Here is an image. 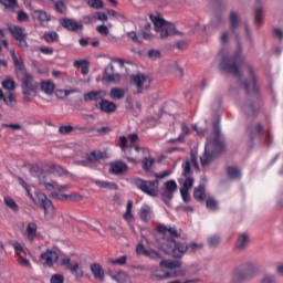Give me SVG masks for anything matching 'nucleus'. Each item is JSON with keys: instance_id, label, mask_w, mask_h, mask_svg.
Returning <instances> with one entry per match:
<instances>
[{"instance_id": "aec40b11", "label": "nucleus", "mask_w": 283, "mask_h": 283, "mask_svg": "<svg viewBox=\"0 0 283 283\" xmlns=\"http://www.w3.org/2000/svg\"><path fill=\"white\" fill-rule=\"evenodd\" d=\"M127 169H128V166L126 163L122 160H117V161L111 163L109 174H114V176H120L125 174Z\"/></svg>"}, {"instance_id": "680f3d73", "label": "nucleus", "mask_w": 283, "mask_h": 283, "mask_svg": "<svg viewBox=\"0 0 283 283\" xmlns=\"http://www.w3.org/2000/svg\"><path fill=\"white\" fill-rule=\"evenodd\" d=\"M96 32H98V34H101L102 36H107V34H109V28H107V25L105 24L97 25Z\"/></svg>"}, {"instance_id": "4be33fe9", "label": "nucleus", "mask_w": 283, "mask_h": 283, "mask_svg": "<svg viewBox=\"0 0 283 283\" xmlns=\"http://www.w3.org/2000/svg\"><path fill=\"white\" fill-rule=\"evenodd\" d=\"M91 273L95 280H98L99 282L105 281V271L103 270V266L98 263L91 264Z\"/></svg>"}, {"instance_id": "c756f323", "label": "nucleus", "mask_w": 283, "mask_h": 283, "mask_svg": "<svg viewBox=\"0 0 283 283\" xmlns=\"http://www.w3.org/2000/svg\"><path fill=\"white\" fill-rule=\"evenodd\" d=\"M139 218L143 222H149V220L154 218V212L151 211V207L143 206L139 210Z\"/></svg>"}, {"instance_id": "2eb2a0df", "label": "nucleus", "mask_w": 283, "mask_h": 283, "mask_svg": "<svg viewBox=\"0 0 283 283\" xmlns=\"http://www.w3.org/2000/svg\"><path fill=\"white\" fill-rule=\"evenodd\" d=\"M60 25H62L64 30H67V32H80L83 30V24L71 18L60 19Z\"/></svg>"}, {"instance_id": "c85d7f7f", "label": "nucleus", "mask_w": 283, "mask_h": 283, "mask_svg": "<svg viewBox=\"0 0 283 283\" xmlns=\"http://www.w3.org/2000/svg\"><path fill=\"white\" fill-rule=\"evenodd\" d=\"M161 39H167V36H171V34H176V25L174 23L166 24V27H161V29H157Z\"/></svg>"}, {"instance_id": "603ef678", "label": "nucleus", "mask_w": 283, "mask_h": 283, "mask_svg": "<svg viewBox=\"0 0 283 283\" xmlns=\"http://www.w3.org/2000/svg\"><path fill=\"white\" fill-rule=\"evenodd\" d=\"M206 207L210 209V211H218L219 209L218 201L214 198H208L206 200Z\"/></svg>"}, {"instance_id": "393cba45", "label": "nucleus", "mask_w": 283, "mask_h": 283, "mask_svg": "<svg viewBox=\"0 0 283 283\" xmlns=\"http://www.w3.org/2000/svg\"><path fill=\"white\" fill-rule=\"evenodd\" d=\"M118 145L122 149V151H124V154H127V151H132V149H135V151H140V147L136 146L135 144L133 145H127V137L125 136H120L118 139Z\"/></svg>"}, {"instance_id": "79ce46f5", "label": "nucleus", "mask_w": 283, "mask_h": 283, "mask_svg": "<svg viewBox=\"0 0 283 283\" xmlns=\"http://www.w3.org/2000/svg\"><path fill=\"white\" fill-rule=\"evenodd\" d=\"M238 25H240V15L235 11H231L230 13V27L231 30H238Z\"/></svg>"}, {"instance_id": "7ed1b4c3", "label": "nucleus", "mask_w": 283, "mask_h": 283, "mask_svg": "<svg viewBox=\"0 0 283 283\" xmlns=\"http://www.w3.org/2000/svg\"><path fill=\"white\" fill-rule=\"evenodd\" d=\"M19 185L25 189L28 196L33 200L34 205H39V207H42L44 210V218L45 220H52L54 218V206L52 205V201L48 199V196L43 192H35L34 197H32V193H30V187L28 186V182L23 180V178H19Z\"/></svg>"}, {"instance_id": "3c124183", "label": "nucleus", "mask_w": 283, "mask_h": 283, "mask_svg": "<svg viewBox=\"0 0 283 283\" xmlns=\"http://www.w3.org/2000/svg\"><path fill=\"white\" fill-rule=\"evenodd\" d=\"M109 262L114 266H125V264H127V255H122L118 259H111Z\"/></svg>"}, {"instance_id": "4468645a", "label": "nucleus", "mask_w": 283, "mask_h": 283, "mask_svg": "<svg viewBox=\"0 0 283 283\" xmlns=\"http://www.w3.org/2000/svg\"><path fill=\"white\" fill-rule=\"evenodd\" d=\"M105 96H107V91L98 90L84 93L83 98L85 103H103V101H105Z\"/></svg>"}, {"instance_id": "f704fd0d", "label": "nucleus", "mask_w": 283, "mask_h": 283, "mask_svg": "<svg viewBox=\"0 0 283 283\" xmlns=\"http://www.w3.org/2000/svg\"><path fill=\"white\" fill-rule=\"evenodd\" d=\"M48 174H52L53 176H65L67 174V170L56 164H52L46 169Z\"/></svg>"}, {"instance_id": "0eeeda50", "label": "nucleus", "mask_w": 283, "mask_h": 283, "mask_svg": "<svg viewBox=\"0 0 283 283\" xmlns=\"http://www.w3.org/2000/svg\"><path fill=\"white\" fill-rule=\"evenodd\" d=\"M245 67L250 74V80H245L242 83L248 96H253L254 98H260V87L258 86V77L255 76V71L251 64H245Z\"/></svg>"}, {"instance_id": "a878e982", "label": "nucleus", "mask_w": 283, "mask_h": 283, "mask_svg": "<svg viewBox=\"0 0 283 283\" xmlns=\"http://www.w3.org/2000/svg\"><path fill=\"white\" fill-rule=\"evenodd\" d=\"M53 198H57V200H72L73 202H81L83 200V196L77 192L72 195H59L56 192H52Z\"/></svg>"}, {"instance_id": "9d476101", "label": "nucleus", "mask_w": 283, "mask_h": 283, "mask_svg": "<svg viewBox=\"0 0 283 283\" xmlns=\"http://www.w3.org/2000/svg\"><path fill=\"white\" fill-rule=\"evenodd\" d=\"M130 85H134L137 88V94H143L145 90H149L151 80L143 73L130 75Z\"/></svg>"}, {"instance_id": "4c0bfd02", "label": "nucleus", "mask_w": 283, "mask_h": 283, "mask_svg": "<svg viewBox=\"0 0 283 283\" xmlns=\"http://www.w3.org/2000/svg\"><path fill=\"white\" fill-rule=\"evenodd\" d=\"M228 177L231 180H240L242 178V170L235 166L228 167Z\"/></svg>"}, {"instance_id": "8fccbe9b", "label": "nucleus", "mask_w": 283, "mask_h": 283, "mask_svg": "<svg viewBox=\"0 0 283 283\" xmlns=\"http://www.w3.org/2000/svg\"><path fill=\"white\" fill-rule=\"evenodd\" d=\"M4 205L11 209V211H19V205L11 197H4Z\"/></svg>"}, {"instance_id": "bb28decb", "label": "nucleus", "mask_w": 283, "mask_h": 283, "mask_svg": "<svg viewBox=\"0 0 283 283\" xmlns=\"http://www.w3.org/2000/svg\"><path fill=\"white\" fill-rule=\"evenodd\" d=\"M40 90L48 96L54 94V90H56V85L52 81H42L40 83Z\"/></svg>"}, {"instance_id": "1a4fd4ad", "label": "nucleus", "mask_w": 283, "mask_h": 283, "mask_svg": "<svg viewBox=\"0 0 283 283\" xmlns=\"http://www.w3.org/2000/svg\"><path fill=\"white\" fill-rule=\"evenodd\" d=\"M258 273V268L253 265L252 263L247 264L242 269H238L233 272L232 280L233 282H242L244 280H251L252 277H255Z\"/></svg>"}, {"instance_id": "de8ad7c7", "label": "nucleus", "mask_w": 283, "mask_h": 283, "mask_svg": "<svg viewBox=\"0 0 283 283\" xmlns=\"http://www.w3.org/2000/svg\"><path fill=\"white\" fill-rule=\"evenodd\" d=\"M254 23L256 25H261V23H264V9H262V8L255 9Z\"/></svg>"}, {"instance_id": "39448f33", "label": "nucleus", "mask_w": 283, "mask_h": 283, "mask_svg": "<svg viewBox=\"0 0 283 283\" xmlns=\"http://www.w3.org/2000/svg\"><path fill=\"white\" fill-rule=\"evenodd\" d=\"M17 74L18 76H21L24 101H30V95L34 94L36 90H39V83L34 81V76H32V74L25 71V66H23V71H18Z\"/></svg>"}, {"instance_id": "49530a36", "label": "nucleus", "mask_w": 283, "mask_h": 283, "mask_svg": "<svg viewBox=\"0 0 283 283\" xmlns=\"http://www.w3.org/2000/svg\"><path fill=\"white\" fill-rule=\"evenodd\" d=\"M75 67H81L82 74L85 76L90 74V67L87 66V62L80 60L74 62Z\"/></svg>"}, {"instance_id": "c03bdc74", "label": "nucleus", "mask_w": 283, "mask_h": 283, "mask_svg": "<svg viewBox=\"0 0 283 283\" xmlns=\"http://www.w3.org/2000/svg\"><path fill=\"white\" fill-rule=\"evenodd\" d=\"M43 39L46 41V43H54L59 41V33H56V31L45 32Z\"/></svg>"}, {"instance_id": "6e6552de", "label": "nucleus", "mask_w": 283, "mask_h": 283, "mask_svg": "<svg viewBox=\"0 0 283 283\" xmlns=\"http://www.w3.org/2000/svg\"><path fill=\"white\" fill-rule=\"evenodd\" d=\"M8 31L12 34L14 41H17L18 48L28 50V32L25 31V28L21 25H11L8 28Z\"/></svg>"}, {"instance_id": "f3484780", "label": "nucleus", "mask_w": 283, "mask_h": 283, "mask_svg": "<svg viewBox=\"0 0 283 283\" xmlns=\"http://www.w3.org/2000/svg\"><path fill=\"white\" fill-rule=\"evenodd\" d=\"M95 107L103 114H114L117 109L116 103L105 98L99 103H95Z\"/></svg>"}, {"instance_id": "338daca9", "label": "nucleus", "mask_w": 283, "mask_h": 283, "mask_svg": "<svg viewBox=\"0 0 283 283\" xmlns=\"http://www.w3.org/2000/svg\"><path fill=\"white\" fill-rule=\"evenodd\" d=\"M184 176H189L191 174V161L186 160L182 163Z\"/></svg>"}, {"instance_id": "ddd939ff", "label": "nucleus", "mask_w": 283, "mask_h": 283, "mask_svg": "<svg viewBox=\"0 0 283 283\" xmlns=\"http://www.w3.org/2000/svg\"><path fill=\"white\" fill-rule=\"evenodd\" d=\"M40 262L48 269H52V266L59 262V252L48 249L40 255Z\"/></svg>"}, {"instance_id": "cd10ccee", "label": "nucleus", "mask_w": 283, "mask_h": 283, "mask_svg": "<svg viewBox=\"0 0 283 283\" xmlns=\"http://www.w3.org/2000/svg\"><path fill=\"white\" fill-rule=\"evenodd\" d=\"M136 253L137 255H145L146 258H158V252L145 249V245L143 243L137 244Z\"/></svg>"}, {"instance_id": "864d4df0", "label": "nucleus", "mask_w": 283, "mask_h": 283, "mask_svg": "<svg viewBox=\"0 0 283 283\" xmlns=\"http://www.w3.org/2000/svg\"><path fill=\"white\" fill-rule=\"evenodd\" d=\"M15 13H17V21H19V23H25L30 21V15H28L25 11L20 10V11H15Z\"/></svg>"}, {"instance_id": "20e7f679", "label": "nucleus", "mask_w": 283, "mask_h": 283, "mask_svg": "<svg viewBox=\"0 0 283 283\" xmlns=\"http://www.w3.org/2000/svg\"><path fill=\"white\" fill-rule=\"evenodd\" d=\"M161 269H167L166 272H157L155 276L157 280H167V277H182L187 274V271L180 270L182 263L180 261L163 260L159 263Z\"/></svg>"}, {"instance_id": "5fc2aeb1", "label": "nucleus", "mask_w": 283, "mask_h": 283, "mask_svg": "<svg viewBox=\"0 0 283 283\" xmlns=\"http://www.w3.org/2000/svg\"><path fill=\"white\" fill-rule=\"evenodd\" d=\"M2 87L3 90L12 92L13 90H17V83L13 80H4L2 81Z\"/></svg>"}, {"instance_id": "dca6fc26", "label": "nucleus", "mask_w": 283, "mask_h": 283, "mask_svg": "<svg viewBox=\"0 0 283 283\" xmlns=\"http://www.w3.org/2000/svg\"><path fill=\"white\" fill-rule=\"evenodd\" d=\"M247 132L250 136L251 143H253L255 138H262L264 135V125H262V123L250 124L247 128Z\"/></svg>"}, {"instance_id": "4d7b16f0", "label": "nucleus", "mask_w": 283, "mask_h": 283, "mask_svg": "<svg viewBox=\"0 0 283 283\" xmlns=\"http://www.w3.org/2000/svg\"><path fill=\"white\" fill-rule=\"evenodd\" d=\"M155 163L154 158H145L143 161V169L144 171H149Z\"/></svg>"}, {"instance_id": "774afa93", "label": "nucleus", "mask_w": 283, "mask_h": 283, "mask_svg": "<svg viewBox=\"0 0 283 283\" xmlns=\"http://www.w3.org/2000/svg\"><path fill=\"white\" fill-rule=\"evenodd\" d=\"M261 283H275V276L274 275H265Z\"/></svg>"}, {"instance_id": "f8f14e48", "label": "nucleus", "mask_w": 283, "mask_h": 283, "mask_svg": "<svg viewBox=\"0 0 283 283\" xmlns=\"http://www.w3.org/2000/svg\"><path fill=\"white\" fill-rule=\"evenodd\" d=\"M163 249H165L167 253L171 252L172 258H182L185 253L189 251V247L187 245V243H180L177 241H172L171 243H169V248H165V245H163Z\"/></svg>"}, {"instance_id": "a211bd4d", "label": "nucleus", "mask_w": 283, "mask_h": 283, "mask_svg": "<svg viewBox=\"0 0 283 283\" xmlns=\"http://www.w3.org/2000/svg\"><path fill=\"white\" fill-rule=\"evenodd\" d=\"M103 78L104 81H107V83H120V75L119 73L114 72V65L112 64H108L105 67Z\"/></svg>"}, {"instance_id": "a18cd8bd", "label": "nucleus", "mask_w": 283, "mask_h": 283, "mask_svg": "<svg viewBox=\"0 0 283 283\" xmlns=\"http://www.w3.org/2000/svg\"><path fill=\"white\" fill-rule=\"evenodd\" d=\"M132 207H134V201L128 200L126 206V212L123 214V218L124 220H126V222L132 221V219L134 218V214H132Z\"/></svg>"}, {"instance_id": "2f4dec72", "label": "nucleus", "mask_w": 283, "mask_h": 283, "mask_svg": "<svg viewBox=\"0 0 283 283\" xmlns=\"http://www.w3.org/2000/svg\"><path fill=\"white\" fill-rule=\"evenodd\" d=\"M0 6H3L9 12H17L19 10V0H0Z\"/></svg>"}, {"instance_id": "9b49d317", "label": "nucleus", "mask_w": 283, "mask_h": 283, "mask_svg": "<svg viewBox=\"0 0 283 283\" xmlns=\"http://www.w3.org/2000/svg\"><path fill=\"white\" fill-rule=\"evenodd\" d=\"M156 230L158 231V233H160L165 238H168L169 244H171L172 242H176V238H180V230H177L176 227L158 224L156 227Z\"/></svg>"}, {"instance_id": "37998d69", "label": "nucleus", "mask_w": 283, "mask_h": 283, "mask_svg": "<svg viewBox=\"0 0 283 283\" xmlns=\"http://www.w3.org/2000/svg\"><path fill=\"white\" fill-rule=\"evenodd\" d=\"M54 10L57 12V14H67V6L65 2H63V0H59L54 3Z\"/></svg>"}, {"instance_id": "72a5a7b5", "label": "nucleus", "mask_w": 283, "mask_h": 283, "mask_svg": "<svg viewBox=\"0 0 283 283\" xmlns=\"http://www.w3.org/2000/svg\"><path fill=\"white\" fill-rule=\"evenodd\" d=\"M149 19L153 21L156 30H160L161 28L169 25V22L165 21L160 15L150 14Z\"/></svg>"}, {"instance_id": "a19ab883", "label": "nucleus", "mask_w": 283, "mask_h": 283, "mask_svg": "<svg viewBox=\"0 0 283 283\" xmlns=\"http://www.w3.org/2000/svg\"><path fill=\"white\" fill-rule=\"evenodd\" d=\"M189 134H191V129H189V126L186 123L181 124V134L179 135V137L177 139H170V143H180V140L182 138H185V136H189Z\"/></svg>"}, {"instance_id": "0e129e2a", "label": "nucleus", "mask_w": 283, "mask_h": 283, "mask_svg": "<svg viewBox=\"0 0 283 283\" xmlns=\"http://www.w3.org/2000/svg\"><path fill=\"white\" fill-rule=\"evenodd\" d=\"M202 243H196V242H191L188 245V251L190 253H196V251H199V249H202Z\"/></svg>"}, {"instance_id": "f03ea898", "label": "nucleus", "mask_w": 283, "mask_h": 283, "mask_svg": "<svg viewBox=\"0 0 283 283\" xmlns=\"http://www.w3.org/2000/svg\"><path fill=\"white\" fill-rule=\"evenodd\" d=\"M244 65V55H242V45H239L232 56L223 55L219 67L221 72L226 74H232L233 76H238L242 78V73L240 69Z\"/></svg>"}, {"instance_id": "e2e57ef3", "label": "nucleus", "mask_w": 283, "mask_h": 283, "mask_svg": "<svg viewBox=\"0 0 283 283\" xmlns=\"http://www.w3.org/2000/svg\"><path fill=\"white\" fill-rule=\"evenodd\" d=\"M50 283H65V276L62 274H54L51 276Z\"/></svg>"}, {"instance_id": "473e14b6", "label": "nucleus", "mask_w": 283, "mask_h": 283, "mask_svg": "<svg viewBox=\"0 0 283 283\" xmlns=\"http://www.w3.org/2000/svg\"><path fill=\"white\" fill-rule=\"evenodd\" d=\"M249 242H250L249 234L241 233L237 241V249H239V251H244V249L249 247Z\"/></svg>"}, {"instance_id": "13d9d810", "label": "nucleus", "mask_w": 283, "mask_h": 283, "mask_svg": "<svg viewBox=\"0 0 283 283\" xmlns=\"http://www.w3.org/2000/svg\"><path fill=\"white\" fill-rule=\"evenodd\" d=\"M18 263L20 266H25L27 269H32V263H30V260L23 258V255L18 256Z\"/></svg>"}, {"instance_id": "412c9836", "label": "nucleus", "mask_w": 283, "mask_h": 283, "mask_svg": "<svg viewBox=\"0 0 283 283\" xmlns=\"http://www.w3.org/2000/svg\"><path fill=\"white\" fill-rule=\"evenodd\" d=\"M103 160V151L93 150L91 154L86 155V160L81 161L82 167H90V163H98Z\"/></svg>"}, {"instance_id": "09e8293b", "label": "nucleus", "mask_w": 283, "mask_h": 283, "mask_svg": "<svg viewBox=\"0 0 283 283\" xmlns=\"http://www.w3.org/2000/svg\"><path fill=\"white\" fill-rule=\"evenodd\" d=\"M165 189L168 193H176L178 184H176V180H168L165 182Z\"/></svg>"}, {"instance_id": "7c9ffc66", "label": "nucleus", "mask_w": 283, "mask_h": 283, "mask_svg": "<svg viewBox=\"0 0 283 283\" xmlns=\"http://www.w3.org/2000/svg\"><path fill=\"white\" fill-rule=\"evenodd\" d=\"M125 94H127V90L120 87H114L109 91V96L113 101H123V98H125Z\"/></svg>"}, {"instance_id": "423d86ee", "label": "nucleus", "mask_w": 283, "mask_h": 283, "mask_svg": "<svg viewBox=\"0 0 283 283\" xmlns=\"http://www.w3.org/2000/svg\"><path fill=\"white\" fill-rule=\"evenodd\" d=\"M133 185L146 196H150L151 198L158 197V187H160V181L158 180H145L142 178H135L133 180Z\"/></svg>"}, {"instance_id": "c9c22d12", "label": "nucleus", "mask_w": 283, "mask_h": 283, "mask_svg": "<svg viewBox=\"0 0 283 283\" xmlns=\"http://www.w3.org/2000/svg\"><path fill=\"white\" fill-rule=\"evenodd\" d=\"M193 198L198 202H205V198H207V192L202 185H199L197 188H195Z\"/></svg>"}, {"instance_id": "bf43d9fd", "label": "nucleus", "mask_w": 283, "mask_h": 283, "mask_svg": "<svg viewBox=\"0 0 283 283\" xmlns=\"http://www.w3.org/2000/svg\"><path fill=\"white\" fill-rule=\"evenodd\" d=\"M87 3L94 10H101L103 8V0H88Z\"/></svg>"}, {"instance_id": "58836bf2", "label": "nucleus", "mask_w": 283, "mask_h": 283, "mask_svg": "<svg viewBox=\"0 0 283 283\" xmlns=\"http://www.w3.org/2000/svg\"><path fill=\"white\" fill-rule=\"evenodd\" d=\"M67 271H70L71 275H74L75 277H83V269H81L80 263L71 264Z\"/></svg>"}, {"instance_id": "6e6d98bb", "label": "nucleus", "mask_w": 283, "mask_h": 283, "mask_svg": "<svg viewBox=\"0 0 283 283\" xmlns=\"http://www.w3.org/2000/svg\"><path fill=\"white\" fill-rule=\"evenodd\" d=\"M107 14L109 17H114L115 19H118V21H127V17L123 13L117 12V11L108 10Z\"/></svg>"}, {"instance_id": "ea45409f", "label": "nucleus", "mask_w": 283, "mask_h": 283, "mask_svg": "<svg viewBox=\"0 0 283 283\" xmlns=\"http://www.w3.org/2000/svg\"><path fill=\"white\" fill-rule=\"evenodd\" d=\"M27 238L28 240H30V242H32L34 238H36V223L30 222L27 226Z\"/></svg>"}, {"instance_id": "6ab92c4d", "label": "nucleus", "mask_w": 283, "mask_h": 283, "mask_svg": "<svg viewBox=\"0 0 283 283\" xmlns=\"http://www.w3.org/2000/svg\"><path fill=\"white\" fill-rule=\"evenodd\" d=\"M32 19L38 21L41 28H44L45 23H50V21H52V15L48 14L44 10H34L32 12Z\"/></svg>"}, {"instance_id": "052dcab7", "label": "nucleus", "mask_w": 283, "mask_h": 283, "mask_svg": "<svg viewBox=\"0 0 283 283\" xmlns=\"http://www.w3.org/2000/svg\"><path fill=\"white\" fill-rule=\"evenodd\" d=\"M59 132L65 136L67 134H72V132H74V127L71 125H63L59 127Z\"/></svg>"}, {"instance_id": "69168bd1", "label": "nucleus", "mask_w": 283, "mask_h": 283, "mask_svg": "<svg viewBox=\"0 0 283 283\" xmlns=\"http://www.w3.org/2000/svg\"><path fill=\"white\" fill-rule=\"evenodd\" d=\"M208 244L209 247H218L220 244V237L218 235H212L208 239Z\"/></svg>"}, {"instance_id": "b1692460", "label": "nucleus", "mask_w": 283, "mask_h": 283, "mask_svg": "<svg viewBox=\"0 0 283 283\" xmlns=\"http://www.w3.org/2000/svg\"><path fill=\"white\" fill-rule=\"evenodd\" d=\"M92 182L96 187H99V189H108L109 191H118V185H116V182L103 181V180H98V179H93Z\"/></svg>"}, {"instance_id": "e433bc0d", "label": "nucleus", "mask_w": 283, "mask_h": 283, "mask_svg": "<svg viewBox=\"0 0 283 283\" xmlns=\"http://www.w3.org/2000/svg\"><path fill=\"white\" fill-rule=\"evenodd\" d=\"M10 54H11V59L13 61L15 72H23V67H25V65L23 64V61H21V60H19V57H17V52L14 51V49H12L10 51Z\"/></svg>"}, {"instance_id": "f257e3e1", "label": "nucleus", "mask_w": 283, "mask_h": 283, "mask_svg": "<svg viewBox=\"0 0 283 283\" xmlns=\"http://www.w3.org/2000/svg\"><path fill=\"white\" fill-rule=\"evenodd\" d=\"M222 151H224V142L220 137V130L214 129L205 145V153L200 157L201 166L209 167Z\"/></svg>"}, {"instance_id": "5701e85b", "label": "nucleus", "mask_w": 283, "mask_h": 283, "mask_svg": "<svg viewBox=\"0 0 283 283\" xmlns=\"http://www.w3.org/2000/svg\"><path fill=\"white\" fill-rule=\"evenodd\" d=\"M260 107L258 105H255V103L253 102H245L242 106H241V111L243 112V114H245V116H255V114H258Z\"/></svg>"}]
</instances>
